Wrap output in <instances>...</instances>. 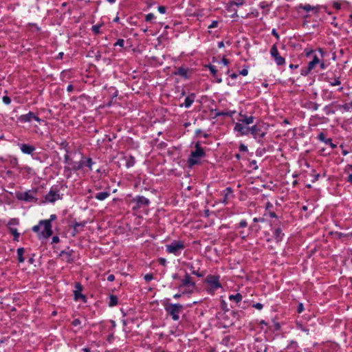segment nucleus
Masks as SVG:
<instances>
[{"label":"nucleus","mask_w":352,"mask_h":352,"mask_svg":"<svg viewBox=\"0 0 352 352\" xmlns=\"http://www.w3.org/2000/svg\"><path fill=\"white\" fill-rule=\"evenodd\" d=\"M32 230L37 234L39 239H47L53 234L52 226L50 224L49 221H39L38 223L34 226Z\"/></svg>","instance_id":"f257e3e1"},{"label":"nucleus","mask_w":352,"mask_h":352,"mask_svg":"<svg viewBox=\"0 0 352 352\" xmlns=\"http://www.w3.org/2000/svg\"><path fill=\"white\" fill-rule=\"evenodd\" d=\"M206 156V152L197 142L195 145V150L192 151L187 160L188 166L192 168L195 165L201 163V160Z\"/></svg>","instance_id":"f03ea898"},{"label":"nucleus","mask_w":352,"mask_h":352,"mask_svg":"<svg viewBox=\"0 0 352 352\" xmlns=\"http://www.w3.org/2000/svg\"><path fill=\"white\" fill-rule=\"evenodd\" d=\"M168 300L169 299H166L162 302L164 309L174 321H177L179 319V314L182 312L184 307L179 303H170Z\"/></svg>","instance_id":"7ed1b4c3"},{"label":"nucleus","mask_w":352,"mask_h":352,"mask_svg":"<svg viewBox=\"0 0 352 352\" xmlns=\"http://www.w3.org/2000/svg\"><path fill=\"white\" fill-rule=\"evenodd\" d=\"M195 286V283L192 280V277L186 273L184 277L181 280L178 289L182 291V294H191Z\"/></svg>","instance_id":"20e7f679"},{"label":"nucleus","mask_w":352,"mask_h":352,"mask_svg":"<svg viewBox=\"0 0 352 352\" xmlns=\"http://www.w3.org/2000/svg\"><path fill=\"white\" fill-rule=\"evenodd\" d=\"M63 194L60 193V188L58 186H52L49 192L45 196V200L48 203H54L63 199Z\"/></svg>","instance_id":"39448f33"},{"label":"nucleus","mask_w":352,"mask_h":352,"mask_svg":"<svg viewBox=\"0 0 352 352\" xmlns=\"http://www.w3.org/2000/svg\"><path fill=\"white\" fill-rule=\"evenodd\" d=\"M185 248V245L182 241H173L170 244L166 245V251L168 254H173L175 256H179L181 252Z\"/></svg>","instance_id":"423d86ee"},{"label":"nucleus","mask_w":352,"mask_h":352,"mask_svg":"<svg viewBox=\"0 0 352 352\" xmlns=\"http://www.w3.org/2000/svg\"><path fill=\"white\" fill-rule=\"evenodd\" d=\"M220 276L219 275L209 274L205 278V283L209 286L208 291L214 292L222 287L219 281Z\"/></svg>","instance_id":"0eeeda50"},{"label":"nucleus","mask_w":352,"mask_h":352,"mask_svg":"<svg viewBox=\"0 0 352 352\" xmlns=\"http://www.w3.org/2000/svg\"><path fill=\"white\" fill-rule=\"evenodd\" d=\"M250 133L253 136V138L257 140L258 142H260L261 140L267 134V129L265 130L263 129V124H256L250 128Z\"/></svg>","instance_id":"6e6552de"},{"label":"nucleus","mask_w":352,"mask_h":352,"mask_svg":"<svg viewBox=\"0 0 352 352\" xmlns=\"http://www.w3.org/2000/svg\"><path fill=\"white\" fill-rule=\"evenodd\" d=\"M32 120H35L38 122H41V119L32 111H30L26 114L21 115L18 118V121L21 123L30 122Z\"/></svg>","instance_id":"1a4fd4ad"},{"label":"nucleus","mask_w":352,"mask_h":352,"mask_svg":"<svg viewBox=\"0 0 352 352\" xmlns=\"http://www.w3.org/2000/svg\"><path fill=\"white\" fill-rule=\"evenodd\" d=\"M317 52L319 53L320 57L318 54H314L312 56L311 60H310L307 65L309 68H311L312 69H315L319 63H320V59L323 58L325 54V52L322 48H318Z\"/></svg>","instance_id":"9d476101"},{"label":"nucleus","mask_w":352,"mask_h":352,"mask_svg":"<svg viewBox=\"0 0 352 352\" xmlns=\"http://www.w3.org/2000/svg\"><path fill=\"white\" fill-rule=\"evenodd\" d=\"M250 126L241 122H236L234 126V132H236L239 135L244 136L250 134Z\"/></svg>","instance_id":"9b49d317"},{"label":"nucleus","mask_w":352,"mask_h":352,"mask_svg":"<svg viewBox=\"0 0 352 352\" xmlns=\"http://www.w3.org/2000/svg\"><path fill=\"white\" fill-rule=\"evenodd\" d=\"M270 54L274 58L276 63L278 65H283L285 63V60L282 57L278 50L276 45H274L270 50Z\"/></svg>","instance_id":"f8f14e48"},{"label":"nucleus","mask_w":352,"mask_h":352,"mask_svg":"<svg viewBox=\"0 0 352 352\" xmlns=\"http://www.w3.org/2000/svg\"><path fill=\"white\" fill-rule=\"evenodd\" d=\"M16 198L19 200L24 201L26 202H31L33 201H36V199L35 198L34 193L30 191H26L23 192H20L16 195Z\"/></svg>","instance_id":"ddd939ff"},{"label":"nucleus","mask_w":352,"mask_h":352,"mask_svg":"<svg viewBox=\"0 0 352 352\" xmlns=\"http://www.w3.org/2000/svg\"><path fill=\"white\" fill-rule=\"evenodd\" d=\"M75 290L74 291V300H78L79 299H82L84 302H86V296L82 294V285L77 282L75 283Z\"/></svg>","instance_id":"4468645a"},{"label":"nucleus","mask_w":352,"mask_h":352,"mask_svg":"<svg viewBox=\"0 0 352 352\" xmlns=\"http://www.w3.org/2000/svg\"><path fill=\"white\" fill-rule=\"evenodd\" d=\"M239 118L238 119L237 122H241L243 124H246V125H250L254 123V121L255 120V117L253 116H248L245 113H243L242 111H241L239 113Z\"/></svg>","instance_id":"2eb2a0df"},{"label":"nucleus","mask_w":352,"mask_h":352,"mask_svg":"<svg viewBox=\"0 0 352 352\" xmlns=\"http://www.w3.org/2000/svg\"><path fill=\"white\" fill-rule=\"evenodd\" d=\"M18 146H19L21 151L23 154H26V155H32V153L36 150V148L34 146L29 144L19 143Z\"/></svg>","instance_id":"dca6fc26"},{"label":"nucleus","mask_w":352,"mask_h":352,"mask_svg":"<svg viewBox=\"0 0 352 352\" xmlns=\"http://www.w3.org/2000/svg\"><path fill=\"white\" fill-rule=\"evenodd\" d=\"M133 201L136 202L138 208L142 206H148L150 204V201L148 199L140 195L136 196L133 199Z\"/></svg>","instance_id":"f3484780"},{"label":"nucleus","mask_w":352,"mask_h":352,"mask_svg":"<svg viewBox=\"0 0 352 352\" xmlns=\"http://www.w3.org/2000/svg\"><path fill=\"white\" fill-rule=\"evenodd\" d=\"M80 160L82 164V168L83 167H87L90 171L93 170L92 166L95 164V162L91 157H87L81 154Z\"/></svg>","instance_id":"a211bd4d"},{"label":"nucleus","mask_w":352,"mask_h":352,"mask_svg":"<svg viewBox=\"0 0 352 352\" xmlns=\"http://www.w3.org/2000/svg\"><path fill=\"white\" fill-rule=\"evenodd\" d=\"M318 140L324 142L325 144L329 145L331 148H336L337 145L333 143L331 138H327L325 134L323 132H320L318 135Z\"/></svg>","instance_id":"6ab92c4d"},{"label":"nucleus","mask_w":352,"mask_h":352,"mask_svg":"<svg viewBox=\"0 0 352 352\" xmlns=\"http://www.w3.org/2000/svg\"><path fill=\"white\" fill-rule=\"evenodd\" d=\"M196 98V94L195 93H190L188 94L183 104H180V107H184L185 108H190L192 103L195 102V100Z\"/></svg>","instance_id":"aec40b11"},{"label":"nucleus","mask_w":352,"mask_h":352,"mask_svg":"<svg viewBox=\"0 0 352 352\" xmlns=\"http://www.w3.org/2000/svg\"><path fill=\"white\" fill-rule=\"evenodd\" d=\"M320 8V6L317 5L316 6H313L310 4H300L297 7V10L302 9L306 12L314 11L315 13L318 12L319 9Z\"/></svg>","instance_id":"412c9836"},{"label":"nucleus","mask_w":352,"mask_h":352,"mask_svg":"<svg viewBox=\"0 0 352 352\" xmlns=\"http://www.w3.org/2000/svg\"><path fill=\"white\" fill-rule=\"evenodd\" d=\"M189 71L190 70L188 68L180 67L177 69V70L174 72V74L177 75V76H179L184 79H188L190 78V76L188 75Z\"/></svg>","instance_id":"4be33fe9"},{"label":"nucleus","mask_w":352,"mask_h":352,"mask_svg":"<svg viewBox=\"0 0 352 352\" xmlns=\"http://www.w3.org/2000/svg\"><path fill=\"white\" fill-rule=\"evenodd\" d=\"M69 165H71V168H67V167H65V171H67V170H73V171H78L80 169H82V164H81V160H80L79 162H74V161H71V163H69Z\"/></svg>","instance_id":"5701e85b"},{"label":"nucleus","mask_w":352,"mask_h":352,"mask_svg":"<svg viewBox=\"0 0 352 352\" xmlns=\"http://www.w3.org/2000/svg\"><path fill=\"white\" fill-rule=\"evenodd\" d=\"M232 188L231 187H227L223 191V199L221 201V203L224 204H228V200L230 198V197L232 195Z\"/></svg>","instance_id":"b1692460"},{"label":"nucleus","mask_w":352,"mask_h":352,"mask_svg":"<svg viewBox=\"0 0 352 352\" xmlns=\"http://www.w3.org/2000/svg\"><path fill=\"white\" fill-rule=\"evenodd\" d=\"M336 110H343L346 112H350L352 111V101L350 102L345 103L344 104H336Z\"/></svg>","instance_id":"393cba45"},{"label":"nucleus","mask_w":352,"mask_h":352,"mask_svg":"<svg viewBox=\"0 0 352 352\" xmlns=\"http://www.w3.org/2000/svg\"><path fill=\"white\" fill-rule=\"evenodd\" d=\"M210 72V73L212 74V75L217 78V82H222V79L221 78H218V72H217V69H216V67L212 65H208L206 66Z\"/></svg>","instance_id":"a878e982"},{"label":"nucleus","mask_w":352,"mask_h":352,"mask_svg":"<svg viewBox=\"0 0 352 352\" xmlns=\"http://www.w3.org/2000/svg\"><path fill=\"white\" fill-rule=\"evenodd\" d=\"M109 191L100 192L95 195V198L99 201H104L110 196Z\"/></svg>","instance_id":"bb28decb"},{"label":"nucleus","mask_w":352,"mask_h":352,"mask_svg":"<svg viewBox=\"0 0 352 352\" xmlns=\"http://www.w3.org/2000/svg\"><path fill=\"white\" fill-rule=\"evenodd\" d=\"M273 234L276 241H281L284 236V234L283 233L282 229L280 228H276L274 230Z\"/></svg>","instance_id":"cd10ccee"},{"label":"nucleus","mask_w":352,"mask_h":352,"mask_svg":"<svg viewBox=\"0 0 352 352\" xmlns=\"http://www.w3.org/2000/svg\"><path fill=\"white\" fill-rule=\"evenodd\" d=\"M243 296L240 293H236L235 294H230L228 296V299L230 301L235 302L236 303H239L242 300Z\"/></svg>","instance_id":"c85d7f7f"},{"label":"nucleus","mask_w":352,"mask_h":352,"mask_svg":"<svg viewBox=\"0 0 352 352\" xmlns=\"http://www.w3.org/2000/svg\"><path fill=\"white\" fill-rule=\"evenodd\" d=\"M118 304V298L116 295H110L109 297L108 305L110 307L116 306Z\"/></svg>","instance_id":"c756f323"},{"label":"nucleus","mask_w":352,"mask_h":352,"mask_svg":"<svg viewBox=\"0 0 352 352\" xmlns=\"http://www.w3.org/2000/svg\"><path fill=\"white\" fill-rule=\"evenodd\" d=\"M124 160L126 161L125 165H126V168H128L133 166L135 164V157L131 155H130L129 157H125Z\"/></svg>","instance_id":"7c9ffc66"},{"label":"nucleus","mask_w":352,"mask_h":352,"mask_svg":"<svg viewBox=\"0 0 352 352\" xmlns=\"http://www.w3.org/2000/svg\"><path fill=\"white\" fill-rule=\"evenodd\" d=\"M287 348L289 350H292L291 352H300L298 351V344L296 341H291L290 343L287 345Z\"/></svg>","instance_id":"2f4dec72"},{"label":"nucleus","mask_w":352,"mask_h":352,"mask_svg":"<svg viewBox=\"0 0 352 352\" xmlns=\"http://www.w3.org/2000/svg\"><path fill=\"white\" fill-rule=\"evenodd\" d=\"M85 226V222H75L74 224V232L72 235L75 236L78 232L79 228H83Z\"/></svg>","instance_id":"473e14b6"},{"label":"nucleus","mask_w":352,"mask_h":352,"mask_svg":"<svg viewBox=\"0 0 352 352\" xmlns=\"http://www.w3.org/2000/svg\"><path fill=\"white\" fill-rule=\"evenodd\" d=\"M24 252L25 249L23 248H19L17 249V256L19 263H23L25 261V258L23 257Z\"/></svg>","instance_id":"72a5a7b5"},{"label":"nucleus","mask_w":352,"mask_h":352,"mask_svg":"<svg viewBox=\"0 0 352 352\" xmlns=\"http://www.w3.org/2000/svg\"><path fill=\"white\" fill-rule=\"evenodd\" d=\"M336 102H333L331 103V104H329V105H326L324 109H323V111H324V113L327 114V115H330V114H334L336 111L334 109H332V106L333 104H335Z\"/></svg>","instance_id":"f704fd0d"},{"label":"nucleus","mask_w":352,"mask_h":352,"mask_svg":"<svg viewBox=\"0 0 352 352\" xmlns=\"http://www.w3.org/2000/svg\"><path fill=\"white\" fill-rule=\"evenodd\" d=\"M10 232L14 236V241H19L20 234L18 232L17 229L12 227L8 228Z\"/></svg>","instance_id":"c9c22d12"},{"label":"nucleus","mask_w":352,"mask_h":352,"mask_svg":"<svg viewBox=\"0 0 352 352\" xmlns=\"http://www.w3.org/2000/svg\"><path fill=\"white\" fill-rule=\"evenodd\" d=\"M18 170L21 173L30 174L32 171V168L28 166H18Z\"/></svg>","instance_id":"e433bc0d"},{"label":"nucleus","mask_w":352,"mask_h":352,"mask_svg":"<svg viewBox=\"0 0 352 352\" xmlns=\"http://www.w3.org/2000/svg\"><path fill=\"white\" fill-rule=\"evenodd\" d=\"M61 256H65V258L67 259V261L70 263L73 261L72 258V254L69 252L62 251L60 253Z\"/></svg>","instance_id":"4c0bfd02"},{"label":"nucleus","mask_w":352,"mask_h":352,"mask_svg":"<svg viewBox=\"0 0 352 352\" xmlns=\"http://www.w3.org/2000/svg\"><path fill=\"white\" fill-rule=\"evenodd\" d=\"M304 53H305L306 57L309 58V57L313 56V55L314 54H316V51H314L313 50H311L310 48H305L304 50Z\"/></svg>","instance_id":"58836bf2"},{"label":"nucleus","mask_w":352,"mask_h":352,"mask_svg":"<svg viewBox=\"0 0 352 352\" xmlns=\"http://www.w3.org/2000/svg\"><path fill=\"white\" fill-rule=\"evenodd\" d=\"M313 69L311 68H309V67L307 65V67L301 69L300 74L302 76H307Z\"/></svg>","instance_id":"ea45409f"},{"label":"nucleus","mask_w":352,"mask_h":352,"mask_svg":"<svg viewBox=\"0 0 352 352\" xmlns=\"http://www.w3.org/2000/svg\"><path fill=\"white\" fill-rule=\"evenodd\" d=\"M328 82L331 86H336L341 84V81L339 78H336L333 80H329Z\"/></svg>","instance_id":"a19ab883"},{"label":"nucleus","mask_w":352,"mask_h":352,"mask_svg":"<svg viewBox=\"0 0 352 352\" xmlns=\"http://www.w3.org/2000/svg\"><path fill=\"white\" fill-rule=\"evenodd\" d=\"M19 223V221L18 219L16 218H13V219H11L8 223V228L9 227H11V226H16Z\"/></svg>","instance_id":"79ce46f5"},{"label":"nucleus","mask_w":352,"mask_h":352,"mask_svg":"<svg viewBox=\"0 0 352 352\" xmlns=\"http://www.w3.org/2000/svg\"><path fill=\"white\" fill-rule=\"evenodd\" d=\"M230 4L235 5L236 6H241L244 4V0H232Z\"/></svg>","instance_id":"37998d69"},{"label":"nucleus","mask_w":352,"mask_h":352,"mask_svg":"<svg viewBox=\"0 0 352 352\" xmlns=\"http://www.w3.org/2000/svg\"><path fill=\"white\" fill-rule=\"evenodd\" d=\"M155 18V16L153 13H148L145 16V21L147 22L152 21Z\"/></svg>","instance_id":"c03bdc74"},{"label":"nucleus","mask_w":352,"mask_h":352,"mask_svg":"<svg viewBox=\"0 0 352 352\" xmlns=\"http://www.w3.org/2000/svg\"><path fill=\"white\" fill-rule=\"evenodd\" d=\"M100 25H93L91 28V30L95 34H98L100 32Z\"/></svg>","instance_id":"a18cd8bd"},{"label":"nucleus","mask_w":352,"mask_h":352,"mask_svg":"<svg viewBox=\"0 0 352 352\" xmlns=\"http://www.w3.org/2000/svg\"><path fill=\"white\" fill-rule=\"evenodd\" d=\"M248 226V222L245 219H242L239 223L238 224V226H236V228H245L247 227Z\"/></svg>","instance_id":"49530a36"},{"label":"nucleus","mask_w":352,"mask_h":352,"mask_svg":"<svg viewBox=\"0 0 352 352\" xmlns=\"http://www.w3.org/2000/svg\"><path fill=\"white\" fill-rule=\"evenodd\" d=\"M10 164H12L13 168H16L18 169V166H20L18 164V160L16 158H14L10 160Z\"/></svg>","instance_id":"de8ad7c7"},{"label":"nucleus","mask_w":352,"mask_h":352,"mask_svg":"<svg viewBox=\"0 0 352 352\" xmlns=\"http://www.w3.org/2000/svg\"><path fill=\"white\" fill-rule=\"evenodd\" d=\"M2 100H3V103L7 105H8L11 103V99L8 96H4L2 98Z\"/></svg>","instance_id":"09e8293b"},{"label":"nucleus","mask_w":352,"mask_h":352,"mask_svg":"<svg viewBox=\"0 0 352 352\" xmlns=\"http://www.w3.org/2000/svg\"><path fill=\"white\" fill-rule=\"evenodd\" d=\"M144 278L146 282H149L153 279V275L152 274H146L144 275Z\"/></svg>","instance_id":"8fccbe9b"},{"label":"nucleus","mask_w":352,"mask_h":352,"mask_svg":"<svg viewBox=\"0 0 352 352\" xmlns=\"http://www.w3.org/2000/svg\"><path fill=\"white\" fill-rule=\"evenodd\" d=\"M66 152L68 153L67 149H66ZM71 161H72V160L70 159L68 153H66L64 155V162H65V163H67V164H69V163H71Z\"/></svg>","instance_id":"3c124183"},{"label":"nucleus","mask_w":352,"mask_h":352,"mask_svg":"<svg viewBox=\"0 0 352 352\" xmlns=\"http://www.w3.org/2000/svg\"><path fill=\"white\" fill-rule=\"evenodd\" d=\"M252 307H254L258 310H261L263 308V305L260 302H256V303H254L252 305Z\"/></svg>","instance_id":"603ef678"},{"label":"nucleus","mask_w":352,"mask_h":352,"mask_svg":"<svg viewBox=\"0 0 352 352\" xmlns=\"http://www.w3.org/2000/svg\"><path fill=\"white\" fill-rule=\"evenodd\" d=\"M124 39L122 38H119L115 43H114V46H120V47H123L124 46Z\"/></svg>","instance_id":"864d4df0"},{"label":"nucleus","mask_w":352,"mask_h":352,"mask_svg":"<svg viewBox=\"0 0 352 352\" xmlns=\"http://www.w3.org/2000/svg\"><path fill=\"white\" fill-rule=\"evenodd\" d=\"M296 325L298 329H300L301 331L306 332L307 334H309V329L305 328L302 324L297 323Z\"/></svg>","instance_id":"5fc2aeb1"},{"label":"nucleus","mask_w":352,"mask_h":352,"mask_svg":"<svg viewBox=\"0 0 352 352\" xmlns=\"http://www.w3.org/2000/svg\"><path fill=\"white\" fill-rule=\"evenodd\" d=\"M219 22L217 21H212V23L208 25L209 29L215 28L218 26Z\"/></svg>","instance_id":"6e6d98bb"},{"label":"nucleus","mask_w":352,"mask_h":352,"mask_svg":"<svg viewBox=\"0 0 352 352\" xmlns=\"http://www.w3.org/2000/svg\"><path fill=\"white\" fill-rule=\"evenodd\" d=\"M239 74L240 75H242V76H247L248 74V67H245V68L242 69L240 72H239Z\"/></svg>","instance_id":"4d7b16f0"},{"label":"nucleus","mask_w":352,"mask_h":352,"mask_svg":"<svg viewBox=\"0 0 352 352\" xmlns=\"http://www.w3.org/2000/svg\"><path fill=\"white\" fill-rule=\"evenodd\" d=\"M157 10L161 14H165L166 12V8L165 6H160L157 8Z\"/></svg>","instance_id":"13d9d810"},{"label":"nucleus","mask_w":352,"mask_h":352,"mask_svg":"<svg viewBox=\"0 0 352 352\" xmlns=\"http://www.w3.org/2000/svg\"><path fill=\"white\" fill-rule=\"evenodd\" d=\"M192 274L197 276V277H203L205 275V272H199L196 270H192Z\"/></svg>","instance_id":"bf43d9fd"},{"label":"nucleus","mask_w":352,"mask_h":352,"mask_svg":"<svg viewBox=\"0 0 352 352\" xmlns=\"http://www.w3.org/2000/svg\"><path fill=\"white\" fill-rule=\"evenodd\" d=\"M57 219V216L55 214H52L50 215L49 219H45L44 221H49L50 224H52V222Z\"/></svg>","instance_id":"052dcab7"},{"label":"nucleus","mask_w":352,"mask_h":352,"mask_svg":"<svg viewBox=\"0 0 352 352\" xmlns=\"http://www.w3.org/2000/svg\"><path fill=\"white\" fill-rule=\"evenodd\" d=\"M72 324L74 327L78 326L81 324V320L78 318H76L72 321Z\"/></svg>","instance_id":"680f3d73"},{"label":"nucleus","mask_w":352,"mask_h":352,"mask_svg":"<svg viewBox=\"0 0 352 352\" xmlns=\"http://www.w3.org/2000/svg\"><path fill=\"white\" fill-rule=\"evenodd\" d=\"M239 151L241 152H247L248 151V147L244 144H241L239 146Z\"/></svg>","instance_id":"e2e57ef3"},{"label":"nucleus","mask_w":352,"mask_h":352,"mask_svg":"<svg viewBox=\"0 0 352 352\" xmlns=\"http://www.w3.org/2000/svg\"><path fill=\"white\" fill-rule=\"evenodd\" d=\"M320 65V68L321 69H324L327 67V65H325L324 62L323 61L322 58L320 59V63L318 64Z\"/></svg>","instance_id":"0e129e2a"},{"label":"nucleus","mask_w":352,"mask_h":352,"mask_svg":"<svg viewBox=\"0 0 352 352\" xmlns=\"http://www.w3.org/2000/svg\"><path fill=\"white\" fill-rule=\"evenodd\" d=\"M333 6L336 10H340L341 9V4L338 2H334L333 4Z\"/></svg>","instance_id":"69168bd1"},{"label":"nucleus","mask_w":352,"mask_h":352,"mask_svg":"<svg viewBox=\"0 0 352 352\" xmlns=\"http://www.w3.org/2000/svg\"><path fill=\"white\" fill-rule=\"evenodd\" d=\"M304 311V306L302 303H300L298 306V312L302 313Z\"/></svg>","instance_id":"338daca9"},{"label":"nucleus","mask_w":352,"mask_h":352,"mask_svg":"<svg viewBox=\"0 0 352 352\" xmlns=\"http://www.w3.org/2000/svg\"><path fill=\"white\" fill-rule=\"evenodd\" d=\"M159 263L161 265L165 266L166 264V260L164 258H160L159 259Z\"/></svg>","instance_id":"774afa93"}]
</instances>
